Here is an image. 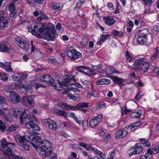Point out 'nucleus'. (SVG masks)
<instances>
[{"instance_id": "nucleus-1", "label": "nucleus", "mask_w": 159, "mask_h": 159, "mask_svg": "<svg viewBox=\"0 0 159 159\" xmlns=\"http://www.w3.org/2000/svg\"><path fill=\"white\" fill-rule=\"evenodd\" d=\"M29 32L33 35H43L44 39L48 41L53 40L58 36L56 30L51 27L46 28L42 23H38L36 24L31 25L28 28Z\"/></svg>"}, {"instance_id": "nucleus-2", "label": "nucleus", "mask_w": 159, "mask_h": 159, "mask_svg": "<svg viewBox=\"0 0 159 159\" xmlns=\"http://www.w3.org/2000/svg\"><path fill=\"white\" fill-rule=\"evenodd\" d=\"M1 143L0 150L4 154L8 156V157L10 159H25L24 157H20L18 156L13 154L11 148H12L10 146L15 147L14 143H10L7 142L5 138L2 139L0 141Z\"/></svg>"}, {"instance_id": "nucleus-3", "label": "nucleus", "mask_w": 159, "mask_h": 159, "mask_svg": "<svg viewBox=\"0 0 159 159\" xmlns=\"http://www.w3.org/2000/svg\"><path fill=\"white\" fill-rule=\"evenodd\" d=\"M31 144L37 151L40 150L41 152L44 151V148L48 149L51 145L48 141H44L41 139H37L36 138L33 139Z\"/></svg>"}, {"instance_id": "nucleus-4", "label": "nucleus", "mask_w": 159, "mask_h": 159, "mask_svg": "<svg viewBox=\"0 0 159 159\" xmlns=\"http://www.w3.org/2000/svg\"><path fill=\"white\" fill-rule=\"evenodd\" d=\"M67 55L70 58V60L73 61L82 57V54L73 47L69 48L67 52Z\"/></svg>"}, {"instance_id": "nucleus-5", "label": "nucleus", "mask_w": 159, "mask_h": 159, "mask_svg": "<svg viewBox=\"0 0 159 159\" xmlns=\"http://www.w3.org/2000/svg\"><path fill=\"white\" fill-rule=\"evenodd\" d=\"M40 80L45 82L46 84L53 86L55 89H57V90H61L62 89H58L57 88L58 86H57V84L55 83L54 79L49 75L46 74L43 75L40 77Z\"/></svg>"}, {"instance_id": "nucleus-6", "label": "nucleus", "mask_w": 159, "mask_h": 159, "mask_svg": "<svg viewBox=\"0 0 159 159\" xmlns=\"http://www.w3.org/2000/svg\"><path fill=\"white\" fill-rule=\"evenodd\" d=\"M19 119L21 123H23L24 122L26 123L29 120H34V121H37L36 118L33 114L30 115L28 114L25 111L22 113L21 116H20Z\"/></svg>"}, {"instance_id": "nucleus-7", "label": "nucleus", "mask_w": 159, "mask_h": 159, "mask_svg": "<svg viewBox=\"0 0 159 159\" xmlns=\"http://www.w3.org/2000/svg\"><path fill=\"white\" fill-rule=\"evenodd\" d=\"M6 90L7 92L10 93L9 95L12 102L16 104L20 101L21 98L20 96L15 92L13 91L11 92L12 90L11 89H8L7 90L6 89Z\"/></svg>"}, {"instance_id": "nucleus-8", "label": "nucleus", "mask_w": 159, "mask_h": 159, "mask_svg": "<svg viewBox=\"0 0 159 159\" xmlns=\"http://www.w3.org/2000/svg\"><path fill=\"white\" fill-rule=\"evenodd\" d=\"M143 150L141 146H139V143H136L134 146L132 147L130 150V152L129 153V156H131L133 155L140 153Z\"/></svg>"}, {"instance_id": "nucleus-9", "label": "nucleus", "mask_w": 159, "mask_h": 159, "mask_svg": "<svg viewBox=\"0 0 159 159\" xmlns=\"http://www.w3.org/2000/svg\"><path fill=\"white\" fill-rule=\"evenodd\" d=\"M102 115L99 114L91 119L90 121V125L91 127L94 128L97 126L101 121L102 116Z\"/></svg>"}, {"instance_id": "nucleus-10", "label": "nucleus", "mask_w": 159, "mask_h": 159, "mask_svg": "<svg viewBox=\"0 0 159 159\" xmlns=\"http://www.w3.org/2000/svg\"><path fill=\"white\" fill-rule=\"evenodd\" d=\"M51 145L49 147H48V149L47 148H44V151H42L46 157H47L49 159H56L57 158L56 154L54 153L51 150H49L51 149Z\"/></svg>"}, {"instance_id": "nucleus-11", "label": "nucleus", "mask_w": 159, "mask_h": 159, "mask_svg": "<svg viewBox=\"0 0 159 159\" xmlns=\"http://www.w3.org/2000/svg\"><path fill=\"white\" fill-rule=\"evenodd\" d=\"M44 123L48 126V128L53 130L55 131L57 129V125L56 122L48 118L45 119L43 121Z\"/></svg>"}, {"instance_id": "nucleus-12", "label": "nucleus", "mask_w": 159, "mask_h": 159, "mask_svg": "<svg viewBox=\"0 0 159 159\" xmlns=\"http://www.w3.org/2000/svg\"><path fill=\"white\" fill-rule=\"evenodd\" d=\"M34 120H30L25 123V126L28 129H32L34 130L39 131L40 128L38 125L34 123Z\"/></svg>"}, {"instance_id": "nucleus-13", "label": "nucleus", "mask_w": 159, "mask_h": 159, "mask_svg": "<svg viewBox=\"0 0 159 159\" xmlns=\"http://www.w3.org/2000/svg\"><path fill=\"white\" fill-rule=\"evenodd\" d=\"M63 81L65 87H66L70 84L75 83L76 82V80L75 78V76L67 75Z\"/></svg>"}, {"instance_id": "nucleus-14", "label": "nucleus", "mask_w": 159, "mask_h": 159, "mask_svg": "<svg viewBox=\"0 0 159 159\" xmlns=\"http://www.w3.org/2000/svg\"><path fill=\"white\" fill-rule=\"evenodd\" d=\"M127 127L120 128L119 129L116 133V139H121L125 137L128 134V131L126 130Z\"/></svg>"}, {"instance_id": "nucleus-15", "label": "nucleus", "mask_w": 159, "mask_h": 159, "mask_svg": "<svg viewBox=\"0 0 159 159\" xmlns=\"http://www.w3.org/2000/svg\"><path fill=\"white\" fill-rule=\"evenodd\" d=\"M34 97L33 95L28 96L23 98L22 103L23 105L31 107L34 102Z\"/></svg>"}, {"instance_id": "nucleus-16", "label": "nucleus", "mask_w": 159, "mask_h": 159, "mask_svg": "<svg viewBox=\"0 0 159 159\" xmlns=\"http://www.w3.org/2000/svg\"><path fill=\"white\" fill-rule=\"evenodd\" d=\"M12 49V46L7 43L3 42L0 43V52H9Z\"/></svg>"}, {"instance_id": "nucleus-17", "label": "nucleus", "mask_w": 159, "mask_h": 159, "mask_svg": "<svg viewBox=\"0 0 159 159\" xmlns=\"http://www.w3.org/2000/svg\"><path fill=\"white\" fill-rule=\"evenodd\" d=\"M10 22L9 18L7 17L1 16L0 17V29H4L7 27Z\"/></svg>"}, {"instance_id": "nucleus-18", "label": "nucleus", "mask_w": 159, "mask_h": 159, "mask_svg": "<svg viewBox=\"0 0 159 159\" xmlns=\"http://www.w3.org/2000/svg\"><path fill=\"white\" fill-rule=\"evenodd\" d=\"M142 59L141 65V68L140 71H141L142 72L145 73L147 71L149 67L150 64L144 58H142Z\"/></svg>"}, {"instance_id": "nucleus-19", "label": "nucleus", "mask_w": 159, "mask_h": 159, "mask_svg": "<svg viewBox=\"0 0 159 159\" xmlns=\"http://www.w3.org/2000/svg\"><path fill=\"white\" fill-rule=\"evenodd\" d=\"M9 10L10 12L9 14L10 17L14 18H16L17 16V13L15 5L12 3H11L9 7Z\"/></svg>"}, {"instance_id": "nucleus-20", "label": "nucleus", "mask_w": 159, "mask_h": 159, "mask_svg": "<svg viewBox=\"0 0 159 159\" xmlns=\"http://www.w3.org/2000/svg\"><path fill=\"white\" fill-rule=\"evenodd\" d=\"M103 20L105 24L109 26H111L114 24L116 22V20L113 17H110L108 16L103 17Z\"/></svg>"}, {"instance_id": "nucleus-21", "label": "nucleus", "mask_w": 159, "mask_h": 159, "mask_svg": "<svg viewBox=\"0 0 159 159\" xmlns=\"http://www.w3.org/2000/svg\"><path fill=\"white\" fill-rule=\"evenodd\" d=\"M89 103L82 102L74 106H72V110L76 111L80 110V108L88 107Z\"/></svg>"}, {"instance_id": "nucleus-22", "label": "nucleus", "mask_w": 159, "mask_h": 159, "mask_svg": "<svg viewBox=\"0 0 159 159\" xmlns=\"http://www.w3.org/2000/svg\"><path fill=\"white\" fill-rule=\"evenodd\" d=\"M142 58H139L135 60L133 65H132V68L133 69L138 71H140L141 66V62Z\"/></svg>"}, {"instance_id": "nucleus-23", "label": "nucleus", "mask_w": 159, "mask_h": 159, "mask_svg": "<svg viewBox=\"0 0 159 159\" xmlns=\"http://www.w3.org/2000/svg\"><path fill=\"white\" fill-rule=\"evenodd\" d=\"M147 42V36L144 34V36L139 35L137 39V43L138 44H143Z\"/></svg>"}, {"instance_id": "nucleus-24", "label": "nucleus", "mask_w": 159, "mask_h": 159, "mask_svg": "<svg viewBox=\"0 0 159 159\" xmlns=\"http://www.w3.org/2000/svg\"><path fill=\"white\" fill-rule=\"evenodd\" d=\"M25 136H21L19 134H16L15 136V139L20 146L22 145V143L26 140L25 138Z\"/></svg>"}, {"instance_id": "nucleus-25", "label": "nucleus", "mask_w": 159, "mask_h": 159, "mask_svg": "<svg viewBox=\"0 0 159 159\" xmlns=\"http://www.w3.org/2000/svg\"><path fill=\"white\" fill-rule=\"evenodd\" d=\"M57 106L63 109H66L68 110H72V106L63 102H59L57 104Z\"/></svg>"}, {"instance_id": "nucleus-26", "label": "nucleus", "mask_w": 159, "mask_h": 159, "mask_svg": "<svg viewBox=\"0 0 159 159\" xmlns=\"http://www.w3.org/2000/svg\"><path fill=\"white\" fill-rule=\"evenodd\" d=\"M111 80L106 79H102L100 80H98L96 82V85L108 84L110 83Z\"/></svg>"}, {"instance_id": "nucleus-27", "label": "nucleus", "mask_w": 159, "mask_h": 159, "mask_svg": "<svg viewBox=\"0 0 159 159\" xmlns=\"http://www.w3.org/2000/svg\"><path fill=\"white\" fill-rule=\"evenodd\" d=\"M105 73L107 75H111L115 73V68L112 66H109L106 67L105 69Z\"/></svg>"}, {"instance_id": "nucleus-28", "label": "nucleus", "mask_w": 159, "mask_h": 159, "mask_svg": "<svg viewBox=\"0 0 159 159\" xmlns=\"http://www.w3.org/2000/svg\"><path fill=\"white\" fill-rule=\"evenodd\" d=\"M55 111L57 115L66 118L67 114L66 112L57 109H55Z\"/></svg>"}, {"instance_id": "nucleus-29", "label": "nucleus", "mask_w": 159, "mask_h": 159, "mask_svg": "<svg viewBox=\"0 0 159 159\" xmlns=\"http://www.w3.org/2000/svg\"><path fill=\"white\" fill-rule=\"evenodd\" d=\"M114 82L117 84L119 85H124V82L125 81L124 79L119 78L118 77H115L114 79Z\"/></svg>"}, {"instance_id": "nucleus-30", "label": "nucleus", "mask_w": 159, "mask_h": 159, "mask_svg": "<svg viewBox=\"0 0 159 159\" xmlns=\"http://www.w3.org/2000/svg\"><path fill=\"white\" fill-rule=\"evenodd\" d=\"M142 112L141 110L132 112L130 114V116L133 118H139L141 116Z\"/></svg>"}, {"instance_id": "nucleus-31", "label": "nucleus", "mask_w": 159, "mask_h": 159, "mask_svg": "<svg viewBox=\"0 0 159 159\" xmlns=\"http://www.w3.org/2000/svg\"><path fill=\"white\" fill-rule=\"evenodd\" d=\"M89 40L88 37L86 36H84L82 37L81 41L80 42V44L81 46H85L87 45Z\"/></svg>"}, {"instance_id": "nucleus-32", "label": "nucleus", "mask_w": 159, "mask_h": 159, "mask_svg": "<svg viewBox=\"0 0 159 159\" xmlns=\"http://www.w3.org/2000/svg\"><path fill=\"white\" fill-rule=\"evenodd\" d=\"M10 113L11 115L14 118L17 117L19 114V112L18 111V110L16 109L13 108L10 110Z\"/></svg>"}, {"instance_id": "nucleus-33", "label": "nucleus", "mask_w": 159, "mask_h": 159, "mask_svg": "<svg viewBox=\"0 0 159 159\" xmlns=\"http://www.w3.org/2000/svg\"><path fill=\"white\" fill-rule=\"evenodd\" d=\"M63 6L61 3H55L52 6V9L55 11H58L62 9Z\"/></svg>"}, {"instance_id": "nucleus-34", "label": "nucleus", "mask_w": 159, "mask_h": 159, "mask_svg": "<svg viewBox=\"0 0 159 159\" xmlns=\"http://www.w3.org/2000/svg\"><path fill=\"white\" fill-rule=\"evenodd\" d=\"M3 69L5 70L7 72H12L13 71V70L11 67L10 63L6 62V64L4 66Z\"/></svg>"}, {"instance_id": "nucleus-35", "label": "nucleus", "mask_w": 159, "mask_h": 159, "mask_svg": "<svg viewBox=\"0 0 159 159\" xmlns=\"http://www.w3.org/2000/svg\"><path fill=\"white\" fill-rule=\"evenodd\" d=\"M69 98L73 101H75L79 98V96L76 94L74 95L70 93H69L67 94Z\"/></svg>"}, {"instance_id": "nucleus-36", "label": "nucleus", "mask_w": 159, "mask_h": 159, "mask_svg": "<svg viewBox=\"0 0 159 159\" xmlns=\"http://www.w3.org/2000/svg\"><path fill=\"white\" fill-rule=\"evenodd\" d=\"M76 69L78 71L83 73L84 72V70H89V68L84 66H79L76 67Z\"/></svg>"}, {"instance_id": "nucleus-37", "label": "nucleus", "mask_w": 159, "mask_h": 159, "mask_svg": "<svg viewBox=\"0 0 159 159\" xmlns=\"http://www.w3.org/2000/svg\"><path fill=\"white\" fill-rule=\"evenodd\" d=\"M20 146L25 151H29L30 150V144L27 143L26 140L22 143V145H20Z\"/></svg>"}, {"instance_id": "nucleus-38", "label": "nucleus", "mask_w": 159, "mask_h": 159, "mask_svg": "<svg viewBox=\"0 0 159 159\" xmlns=\"http://www.w3.org/2000/svg\"><path fill=\"white\" fill-rule=\"evenodd\" d=\"M113 35L114 36H118L120 37L122 36L123 35V33L121 31H119L116 30H114L112 31Z\"/></svg>"}, {"instance_id": "nucleus-39", "label": "nucleus", "mask_w": 159, "mask_h": 159, "mask_svg": "<svg viewBox=\"0 0 159 159\" xmlns=\"http://www.w3.org/2000/svg\"><path fill=\"white\" fill-rule=\"evenodd\" d=\"M20 47L23 49L27 50L29 48L30 45L27 41L25 40L20 45Z\"/></svg>"}, {"instance_id": "nucleus-40", "label": "nucleus", "mask_w": 159, "mask_h": 159, "mask_svg": "<svg viewBox=\"0 0 159 159\" xmlns=\"http://www.w3.org/2000/svg\"><path fill=\"white\" fill-rule=\"evenodd\" d=\"M140 140L142 143L144 145L145 147H149L151 145L148 141L145 138L140 139Z\"/></svg>"}, {"instance_id": "nucleus-41", "label": "nucleus", "mask_w": 159, "mask_h": 159, "mask_svg": "<svg viewBox=\"0 0 159 159\" xmlns=\"http://www.w3.org/2000/svg\"><path fill=\"white\" fill-rule=\"evenodd\" d=\"M20 126L17 125H11L8 128L9 131L12 132L16 130L19 128Z\"/></svg>"}, {"instance_id": "nucleus-42", "label": "nucleus", "mask_w": 159, "mask_h": 159, "mask_svg": "<svg viewBox=\"0 0 159 159\" xmlns=\"http://www.w3.org/2000/svg\"><path fill=\"white\" fill-rule=\"evenodd\" d=\"M28 3L29 4H31L33 3V1L34 3H36L38 4H43L44 0H26Z\"/></svg>"}, {"instance_id": "nucleus-43", "label": "nucleus", "mask_w": 159, "mask_h": 159, "mask_svg": "<svg viewBox=\"0 0 159 159\" xmlns=\"http://www.w3.org/2000/svg\"><path fill=\"white\" fill-rule=\"evenodd\" d=\"M15 40L16 43L17 44H20V46L25 40L21 37H19L16 38Z\"/></svg>"}, {"instance_id": "nucleus-44", "label": "nucleus", "mask_w": 159, "mask_h": 159, "mask_svg": "<svg viewBox=\"0 0 159 159\" xmlns=\"http://www.w3.org/2000/svg\"><path fill=\"white\" fill-rule=\"evenodd\" d=\"M79 144V145L81 147H82L84 148H85L86 150L87 151H89L91 149V147H87V143H84L82 142H80L78 143Z\"/></svg>"}, {"instance_id": "nucleus-45", "label": "nucleus", "mask_w": 159, "mask_h": 159, "mask_svg": "<svg viewBox=\"0 0 159 159\" xmlns=\"http://www.w3.org/2000/svg\"><path fill=\"white\" fill-rule=\"evenodd\" d=\"M6 128V126L5 123L0 120V129L2 131H4Z\"/></svg>"}, {"instance_id": "nucleus-46", "label": "nucleus", "mask_w": 159, "mask_h": 159, "mask_svg": "<svg viewBox=\"0 0 159 159\" xmlns=\"http://www.w3.org/2000/svg\"><path fill=\"white\" fill-rule=\"evenodd\" d=\"M159 152V144L154 147L152 149V153L154 154Z\"/></svg>"}, {"instance_id": "nucleus-47", "label": "nucleus", "mask_w": 159, "mask_h": 159, "mask_svg": "<svg viewBox=\"0 0 159 159\" xmlns=\"http://www.w3.org/2000/svg\"><path fill=\"white\" fill-rule=\"evenodd\" d=\"M125 56L129 62L133 60V57L127 51L125 52Z\"/></svg>"}, {"instance_id": "nucleus-48", "label": "nucleus", "mask_w": 159, "mask_h": 159, "mask_svg": "<svg viewBox=\"0 0 159 159\" xmlns=\"http://www.w3.org/2000/svg\"><path fill=\"white\" fill-rule=\"evenodd\" d=\"M153 57L155 58H157L159 57V48H157L155 52L153 55Z\"/></svg>"}, {"instance_id": "nucleus-49", "label": "nucleus", "mask_w": 159, "mask_h": 159, "mask_svg": "<svg viewBox=\"0 0 159 159\" xmlns=\"http://www.w3.org/2000/svg\"><path fill=\"white\" fill-rule=\"evenodd\" d=\"M48 60L49 63H54L57 62L56 58L52 56L48 58Z\"/></svg>"}, {"instance_id": "nucleus-50", "label": "nucleus", "mask_w": 159, "mask_h": 159, "mask_svg": "<svg viewBox=\"0 0 159 159\" xmlns=\"http://www.w3.org/2000/svg\"><path fill=\"white\" fill-rule=\"evenodd\" d=\"M141 28L139 30L141 32V36H143L144 34H145V35L147 36V34L148 33V31L146 29H144V30H141ZM139 35H140V34H139Z\"/></svg>"}, {"instance_id": "nucleus-51", "label": "nucleus", "mask_w": 159, "mask_h": 159, "mask_svg": "<svg viewBox=\"0 0 159 159\" xmlns=\"http://www.w3.org/2000/svg\"><path fill=\"white\" fill-rule=\"evenodd\" d=\"M91 66L93 70L97 71L100 68H101L102 66L101 64H99L98 65H91Z\"/></svg>"}, {"instance_id": "nucleus-52", "label": "nucleus", "mask_w": 159, "mask_h": 159, "mask_svg": "<svg viewBox=\"0 0 159 159\" xmlns=\"http://www.w3.org/2000/svg\"><path fill=\"white\" fill-rule=\"evenodd\" d=\"M85 2V0H80L78 1L76 4V6L79 8L82 3Z\"/></svg>"}, {"instance_id": "nucleus-53", "label": "nucleus", "mask_w": 159, "mask_h": 159, "mask_svg": "<svg viewBox=\"0 0 159 159\" xmlns=\"http://www.w3.org/2000/svg\"><path fill=\"white\" fill-rule=\"evenodd\" d=\"M128 129L132 131H134L136 129V127L134 126V125L132 123L128 126Z\"/></svg>"}, {"instance_id": "nucleus-54", "label": "nucleus", "mask_w": 159, "mask_h": 159, "mask_svg": "<svg viewBox=\"0 0 159 159\" xmlns=\"http://www.w3.org/2000/svg\"><path fill=\"white\" fill-rule=\"evenodd\" d=\"M39 12L40 15H41L43 19H48V16L41 11H39Z\"/></svg>"}, {"instance_id": "nucleus-55", "label": "nucleus", "mask_w": 159, "mask_h": 159, "mask_svg": "<svg viewBox=\"0 0 159 159\" xmlns=\"http://www.w3.org/2000/svg\"><path fill=\"white\" fill-rule=\"evenodd\" d=\"M2 80L4 81H7L8 80V77L7 75L4 73H2L1 76Z\"/></svg>"}, {"instance_id": "nucleus-56", "label": "nucleus", "mask_w": 159, "mask_h": 159, "mask_svg": "<svg viewBox=\"0 0 159 159\" xmlns=\"http://www.w3.org/2000/svg\"><path fill=\"white\" fill-rule=\"evenodd\" d=\"M90 150L93 151L95 153H96L98 155L102 153V152L101 151L97 150L96 149H95L92 147H91Z\"/></svg>"}, {"instance_id": "nucleus-57", "label": "nucleus", "mask_w": 159, "mask_h": 159, "mask_svg": "<svg viewBox=\"0 0 159 159\" xmlns=\"http://www.w3.org/2000/svg\"><path fill=\"white\" fill-rule=\"evenodd\" d=\"M6 102V99L4 97L0 95V104Z\"/></svg>"}, {"instance_id": "nucleus-58", "label": "nucleus", "mask_w": 159, "mask_h": 159, "mask_svg": "<svg viewBox=\"0 0 159 159\" xmlns=\"http://www.w3.org/2000/svg\"><path fill=\"white\" fill-rule=\"evenodd\" d=\"M146 5H150L152 4V0H142Z\"/></svg>"}, {"instance_id": "nucleus-59", "label": "nucleus", "mask_w": 159, "mask_h": 159, "mask_svg": "<svg viewBox=\"0 0 159 159\" xmlns=\"http://www.w3.org/2000/svg\"><path fill=\"white\" fill-rule=\"evenodd\" d=\"M19 76L20 79V80L25 79L27 78V75L23 73H20L19 74Z\"/></svg>"}, {"instance_id": "nucleus-60", "label": "nucleus", "mask_w": 159, "mask_h": 159, "mask_svg": "<svg viewBox=\"0 0 159 159\" xmlns=\"http://www.w3.org/2000/svg\"><path fill=\"white\" fill-rule=\"evenodd\" d=\"M115 151H112L111 152L110 157L107 158V159H113L115 157Z\"/></svg>"}, {"instance_id": "nucleus-61", "label": "nucleus", "mask_w": 159, "mask_h": 159, "mask_svg": "<svg viewBox=\"0 0 159 159\" xmlns=\"http://www.w3.org/2000/svg\"><path fill=\"white\" fill-rule=\"evenodd\" d=\"M140 159H150V158L148 156V154H145L141 156L140 157Z\"/></svg>"}, {"instance_id": "nucleus-62", "label": "nucleus", "mask_w": 159, "mask_h": 159, "mask_svg": "<svg viewBox=\"0 0 159 159\" xmlns=\"http://www.w3.org/2000/svg\"><path fill=\"white\" fill-rule=\"evenodd\" d=\"M136 128H137L140 125L141 122L140 121H139L137 122L134 123H132Z\"/></svg>"}, {"instance_id": "nucleus-63", "label": "nucleus", "mask_w": 159, "mask_h": 159, "mask_svg": "<svg viewBox=\"0 0 159 159\" xmlns=\"http://www.w3.org/2000/svg\"><path fill=\"white\" fill-rule=\"evenodd\" d=\"M64 82L63 81V82H62L61 81H59V80H58V85L59 86V87L61 88V87L62 88L63 86L65 87V85L64 84Z\"/></svg>"}, {"instance_id": "nucleus-64", "label": "nucleus", "mask_w": 159, "mask_h": 159, "mask_svg": "<svg viewBox=\"0 0 159 159\" xmlns=\"http://www.w3.org/2000/svg\"><path fill=\"white\" fill-rule=\"evenodd\" d=\"M97 106L98 107H102L106 106V104L104 102H101L98 103Z\"/></svg>"}]
</instances>
